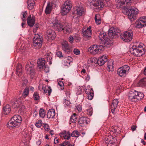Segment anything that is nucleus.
Wrapping results in <instances>:
<instances>
[{
	"label": "nucleus",
	"mask_w": 146,
	"mask_h": 146,
	"mask_svg": "<svg viewBox=\"0 0 146 146\" xmlns=\"http://www.w3.org/2000/svg\"><path fill=\"white\" fill-rule=\"evenodd\" d=\"M74 12L73 13V14L74 13L79 16H82L85 13V10L82 7L80 6H77L74 8Z\"/></svg>",
	"instance_id": "14"
},
{
	"label": "nucleus",
	"mask_w": 146,
	"mask_h": 146,
	"mask_svg": "<svg viewBox=\"0 0 146 146\" xmlns=\"http://www.w3.org/2000/svg\"><path fill=\"white\" fill-rule=\"evenodd\" d=\"M72 58L70 57H68L66 58L64 60V64L65 66H70L72 62Z\"/></svg>",
	"instance_id": "38"
},
{
	"label": "nucleus",
	"mask_w": 146,
	"mask_h": 146,
	"mask_svg": "<svg viewBox=\"0 0 146 146\" xmlns=\"http://www.w3.org/2000/svg\"><path fill=\"white\" fill-rule=\"evenodd\" d=\"M87 5L88 6L97 7L98 9H101L104 5L103 2L99 0H88Z\"/></svg>",
	"instance_id": "7"
},
{
	"label": "nucleus",
	"mask_w": 146,
	"mask_h": 146,
	"mask_svg": "<svg viewBox=\"0 0 146 146\" xmlns=\"http://www.w3.org/2000/svg\"><path fill=\"white\" fill-rule=\"evenodd\" d=\"M130 52L132 54L137 56H140L143 54L142 50L138 49L136 46H133L130 48Z\"/></svg>",
	"instance_id": "10"
},
{
	"label": "nucleus",
	"mask_w": 146,
	"mask_h": 146,
	"mask_svg": "<svg viewBox=\"0 0 146 146\" xmlns=\"http://www.w3.org/2000/svg\"><path fill=\"white\" fill-rule=\"evenodd\" d=\"M104 50V47L103 46L97 45H92L88 49L89 52L94 55L102 53Z\"/></svg>",
	"instance_id": "2"
},
{
	"label": "nucleus",
	"mask_w": 146,
	"mask_h": 146,
	"mask_svg": "<svg viewBox=\"0 0 146 146\" xmlns=\"http://www.w3.org/2000/svg\"><path fill=\"white\" fill-rule=\"evenodd\" d=\"M16 72L17 73H21L23 72L22 69L21 64H18L16 68Z\"/></svg>",
	"instance_id": "42"
},
{
	"label": "nucleus",
	"mask_w": 146,
	"mask_h": 146,
	"mask_svg": "<svg viewBox=\"0 0 146 146\" xmlns=\"http://www.w3.org/2000/svg\"><path fill=\"white\" fill-rule=\"evenodd\" d=\"M52 54L51 52L47 53L45 55V58L48 62L49 64L50 65L52 64Z\"/></svg>",
	"instance_id": "30"
},
{
	"label": "nucleus",
	"mask_w": 146,
	"mask_h": 146,
	"mask_svg": "<svg viewBox=\"0 0 146 146\" xmlns=\"http://www.w3.org/2000/svg\"><path fill=\"white\" fill-rule=\"evenodd\" d=\"M97 59L96 58H91L89 59L88 61V64H91L93 63H96L97 62Z\"/></svg>",
	"instance_id": "50"
},
{
	"label": "nucleus",
	"mask_w": 146,
	"mask_h": 146,
	"mask_svg": "<svg viewBox=\"0 0 146 146\" xmlns=\"http://www.w3.org/2000/svg\"><path fill=\"white\" fill-rule=\"evenodd\" d=\"M27 13L26 11L23 12L21 13V15L22 20L23 21H26V18L27 17Z\"/></svg>",
	"instance_id": "48"
},
{
	"label": "nucleus",
	"mask_w": 146,
	"mask_h": 146,
	"mask_svg": "<svg viewBox=\"0 0 146 146\" xmlns=\"http://www.w3.org/2000/svg\"><path fill=\"white\" fill-rule=\"evenodd\" d=\"M120 32V30L117 28L111 27L109 30L108 35L111 38H114L117 37V34Z\"/></svg>",
	"instance_id": "12"
},
{
	"label": "nucleus",
	"mask_w": 146,
	"mask_h": 146,
	"mask_svg": "<svg viewBox=\"0 0 146 146\" xmlns=\"http://www.w3.org/2000/svg\"><path fill=\"white\" fill-rule=\"evenodd\" d=\"M85 91L87 94L90 93L91 92H93V89L90 88V86H88L87 88L85 89Z\"/></svg>",
	"instance_id": "51"
},
{
	"label": "nucleus",
	"mask_w": 146,
	"mask_h": 146,
	"mask_svg": "<svg viewBox=\"0 0 146 146\" xmlns=\"http://www.w3.org/2000/svg\"><path fill=\"white\" fill-rule=\"evenodd\" d=\"M27 23L28 25L31 27H33L35 23V19L34 17H31L30 15L28 17L27 20Z\"/></svg>",
	"instance_id": "24"
},
{
	"label": "nucleus",
	"mask_w": 146,
	"mask_h": 146,
	"mask_svg": "<svg viewBox=\"0 0 146 146\" xmlns=\"http://www.w3.org/2000/svg\"><path fill=\"white\" fill-rule=\"evenodd\" d=\"M76 108L79 112H80L82 110V107L80 105H78L76 107Z\"/></svg>",
	"instance_id": "64"
},
{
	"label": "nucleus",
	"mask_w": 146,
	"mask_h": 146,
	"mask_svg": "<svg viewBox=\"0 0 146 146\" xmlns=\"http://www.w3.org/2000/svg\"><path fill=\"white\" fill-rule=\"evenodd\" d=\"M42 122L41 121H38L35 124L36 126L37 127H40L42 125Z\"/></svg>",
	"instance_id": "57"
},
{
	"label": "nucleus",
	"mask_w": 146,
	"mask_h": 146,
	"mask_svg": "<svg viewBox=\"0 0 146 146\" xmlns=\"http://www.w3.org/2000/svg\"><path fill=\"white\" fill-rule=\"evenodd\" d=\"M118 2V5L120 6V7L123 5L125 4L128 5V3H131L130 0H119Z\"/></svg>",
	"instance_id": "37"
},
{
	"label": "nucleus",
	"mask_w": 146,
	"mask_h": 146,
	"mask_svg": "<svg viewBox=\"0 0 146 146\" xmlns=\"http://www.w3.org/2000/svg\"><path fill=\"white\" fill-rule=\"evenodd\" d=\"M45 88L44 87H42L41 89L40 90L41 91L42 90H43V91L45 93H46L47 92H48V95L49 96L50 95L52 91V89L50 87H48V90H45Z\"/></svg>",
	"instance_id": "41"
},
{
	"label": "nucleus",
	"mask_w": 146,
	"mask_h": 146,
	"mask_svg": "<svg viewBox=\"0 0 146 146\" xmlns=\"http://www.w3.org/2000/svg\"><path fill=\"white\" fill-rule=\"evenodd\" d=\"M95 20L96 23L98 25L100 24L101 23L100 16L99 14H97L95 15Z\"/></svg>",
	"instance_id": "40"
},
{
	"label": "nucleus",
	"mask_w": 146,
	"mask_h": 146,
	"mask_svg": "<svg viewBox=\"0 0 146 146\" xmlns=\"http://www.w3.org/2000/svg\"><path fill=\"white\" fill-rule=\"evenodd\" d=\"M74 53L76 55H78L80 54V51L79 49H74L73 50Z\"/></svg>",
	"instance_id": "59"
},
{
	"label": "nucleus",
	"mask_w": 146,
	"mask_h": 146,
	"mask_svg": "<svg viewBox=\"0 0 146 146\" xmlns=\"http://www.w3.org/2000/svg\"><path fill=\"white\" fill-rule=\"evenodd\" d=\"M99 37L101 41H104V43L106 46L111 45L110 39L107 38L106 33L103 32H100L99 35Z\"/></svg>",
	"instance_id": "11"
},
{
	"label": "nucleus",
	"mask_w": 146,
	"mask_h": 146,
	"mask_svg": "<svg viewBox=\"0 0 146 146\" xmlns=\"http://www.w3.org/2000/svg\"><path fill=\"white\" fill-rule=\"evenodd\" d=\"M125 11V14L128 15L129 18L132 20L135 19V16L139 12L138 10L133 7H131L129 9H126Z\"/></svg>",
	"instance_id": "5"
},
{
	"label": "nucleus",
	"mask_w": 146,
	"mask_h": 146,
	"mask_svg": "<svg viewBox=\"0 0 146 146\" xmlns=\"http://www.w3.org/2000/svg\"><path fill=\"white\" fill-rule=\"evenodd\" d=\"M29 88L28 87H26L23 93V96L24 98L28 96L29 94Z\"/></svg>",
	"instance_id": "43"
},
{
	"label": "nucleus",
	"mask_w": 146,
	"mask_h": 146,
	"mask_svg": "<svg viewBox=\"0 0 146 146\" xmlns=\"http://www.w3.org/2000/svg\"><path fill=\"white\" fill-rule=\"evenodd\" d=\"M111 133H113L115 134L116 133L117 130L115 127H112L110 129Z\"/></svg>",
	"instance_id": "54"
},
{
	"label": "nucleus",
	"mask_w": 146,
	"mask_h": 146,
	"mask_svg": "<svg viewBox=\"0 0 146 146\" xmlns=\"http://www.w3.org/2000/svg\"><path fill=\"white\" fill-rule=\"evenodd\" d=\"M25 68L26 72H27L32 73L35 72L33 66H30L28 63L26 64Z\"/></svg>",
	"instance_id": "31"
},
{
	"label": "nucleus",
	"mask_w": 146,
	"mask_h": 146,
	"mask_svg": "<svg viewBox=\"0 0 146 146\" xmlns=\"http://www.w3.org/2000/svg\"><path fill=\"white\" fill-rule=\"evenodd\" d=\"M63 29V32L68 34L70 33L72 31L71 26L68 23H66L64 25Z\"/></svg>",
	"instance_id": "21"
},
{
	"label": "nucleus",
	"mask_w": 146,
	"mask_h": 146,
	"mask_svg": "<svg viewBox=\"0 0 146 146\" xmlns=\"http://www.w3.org/2000/svg\"><path fill=\"white\" fill-rule=\"evenodd\" d=\"M77 115L74 113L70 118V121L73 123H75L77 121Z\"/></svg>",
	"instance_id": "39"
},
{
	"label": "nucleus",
	"mask_w": 146,
	"mask_h": 146,
	"mask_svg": "<svg viewBox=\"0 0 146 146\" xmlns=\"http://www.w3.org/2000/svg\"><path fill=\"white\" fill-rule=\"evenodd\" d=\"M55 115V110L53 109H50L47 113V116L48 118H53Z\"/></svg>",
	"instance_id": "29"
},
{
	"label": "nucleus",
	"mask_w": 146,
	"mask_h": 146,
	"mask_svg": "<svg viewBox=\"0 0 146 146\" xmlns=\"http://www.w3.org/2000/svg\"><path fill=\"white\" fill-rule=\"evenodd\" d=\"M39 114L40 116L42 118H43L45 115V113L44 110L40 108L39 110Z\"/></svg>",
	"instance_id": "47"
},
{
	"label": "nucleus",
	"mask_w": 146,
	"mask_h": 146,
	"mask_svg": "<svg viewBox=\"0 0 146 146\" xmlns=\"http://www.w3.org/2000/svg\"><path fill=\"white\" fill-rule=\"evenodd\" d=\"M108 59L106 56L103 55L100 58L97 62L98 64L100 66L103 65L107 61Z\"/></svg>",
	"instance_id": "22"
},
{
	"label": "nucleus",
	"mask_w": 146,
	"mask_h": 146,
	"mask_svg": "<svg viewBox=\"0 0 146 146\" xmlns=\"http://www.w3.org/2000/svg\"><path fill=\"white\" fill-rule=\"evenodd\" d=\"M62 49L65 52L68 54L71 52V50L69 47L67 41H63L62 44Z\"/></svg>",
	"instance_id": "16"
},
{
	"label": "nucleus",
	"mask_w": 146,
	"mask_h": 146,
	"mask_svg": "<svg viewBox=\"0 0 146 146\" xmlns=\"http://www.w3.org/2000/svg\"><path fill=\"white\" fill-rule=\"evenodd\" d=\"M44 72L47 73L49 71V68L48 66H45L44 68Z\"/></svg>",
	"instance_id": "63"
},
{
	"label": "nucleus",
	"mask_w": 146,
	"mask_h": 146,
	"mask_svg": "<svg viewBox=\"0 0 146 146\" xmlns=\"http://www.w3.org/2000/svg\"><path fill=\"white\" fill-rule=\"evenodd\" d=\"M80 133L77 130L74 131L71 134V136L76 137H78L80 135Z\"/></svg>",
	"instance_id": "45"
},
{
	"label": "nucleus",
	"mask_w": 146,
	"mask_h": 146,
	"mask_svg": "<svg viewBox=\"0 0 146 146\" xmlns=\"http://www.w3.org/2000/svg\"><path fill=\"white\" fill-rule=\"evenodd\" d=\"M91 29V26H89L86 29H85L84 27L83 28L82 34L84 37L86 38L90 37L92 34Z\"/></svg>",
	"instance_id": "15"
},
{
	"label": "nucleus",
	"mask_w": 146,
	"mask_h": 146,
	"mask_svg": "<svg viewBox=\"0 0 146 146\" xmlns=\"http://www.w3.org/2000/svg\"><path fill=\"white\" fill-rule=\"evenodd\" d=\"M138 86L141 87L146 86V78H144L141 79L138 82Z\"/></svg>",
	"instance_id": "33"
},
{
	"label": "nucleus",
	"mask_w": 146,
	"mask_h": 146,
	"mask_svg": "<svg viewBox=\"0 0 146 146\" xmlns=\"http://www.w3.org/2000/svg\"><path fill=\"white\" fill-rule=\"evenodd\" d=\"M119 101L117 99H115L113 100L110 105V109L113 113H115V110L117 106Z\"/></svg>",
	"instance_id": "17"
},
{
	"label": "nucleus",
	"mask_w": 146,
	"mask_h": 146,
	"mask_svg": "<svg viewBox=\"0 0 146 146\" xmlns=\"http://www.w3.org/2000/svg\"><path fill=\"white\" fill-rule=\"evenodd\" d=\"M28 8L29 9H32L34 7L35 2L33 0H28L27 1Z\"/></svg>",
	"instance_id": "34"
},
{
	"label": "nucleus",
	"mask_w": 146,
	"mask_h": 146,
	"mask_svg": "<svg viewBox=\"0 0 146 146\" xmlns=\"http://www.w3.org/2000/svg\"><path fill=\"white\" fill-rule=\"evenodd\" d=\"M146 26V17L139 18L135 23V26L137 28H142Z\"/></svg>",
	"instance_id": "9"
},
{
	"label": "nucleus",
	"mask_w": 146,
	"mask_h": 146,
	"mask_svg": "<svg viewBox=\"0 0 146 146\" xmlns=\"http://www.w3.org/2000/svg\"><path fill=\"white\" fill-rule=\"evenodd\" d=\"M11 110L10 107L9 105H7L3 108V113L5 115L9 114Z\"/></svg>",
	"instance_id": "35"
},
{
	"label": "nucleus",
	"mask_w": 146,
	"mask_h": 146,
	"mask_svg": "<svg viewBox=\"0 0 146 146\" xmlns=\"http://www.w3.org/2000/svg\"><path fill=\"white\" fill-rule=\"evenodd\" d=\"M113 62L112 60H110L108 63L107 69L109 72H112L114 70Z\"/></svg>",
	"instance_id": "25"
},
{
	"label": "nucleus",
	"mask_w": 146,
	"mask_h": 146,
	"mask_svg": "<svg viewBox=\"0 0 146 146\" xmlns=\"http://www.w3.org/2000/svg\"><path fill=\"white\" fill-rule=\"evenodd\" d=\"M88 98L89 100H92L93 98L94 94L93 92H91L90 93L87 94Z\"/></svg>",
	"instance_id": "55"
},
{
	"label": "nucleus",
	"mask_w": 146,
	"mask_h": 146,
	"mask_svg": "<svg viewBox=\"0 0 146 146\" xmlns=\"http://www.w3.org/2000/svg\"><path fill=\"white\" fill-rule=\"evenodd\" d=\"M121 38L123 40L127 42L131 41L133 37V33L132 31H126L120 35Z\"/></svg>",
	"instance_id": "6"
},
{
	"label": "nucleus",
	"mask_w": 146,
	"mask_h": 146,
	"mask_svg": "<svg viewBox=\"0 0 146 146\" xmlns=\"http://www.w3.org/2000/svg\"><path fill=\"white\" fill-rule=\"evenodd\" d=\"M11 104L14 108H18L21 105V102L19 99H16L11 101Z\"/></svg>",
	"instance_id": "26"
},
{
	"label": "nucleus",
	"mask_w": 146,
	"mask_h": 146,
	"mask_svg": "<svg viewBox=\"0 0 146 146\" xmlns=\"http://www.w3.org/2000/svg\"><path fill=\"white\" fill-rule=\"evenodd\" d=\"M52 5L50 3L47 4L45 10V13L46 14H48L50 13L52 10Z\"/></svg>",
	"instance_id": "36"
},
{
	"label": "nucleus",
	"mask_w": 146,
	"mask_h": 146,
	"mask_svg": "<svg viewBox=\"0 0 146 146\" xmlns=\"http://www.w3.org/2000/svg\"><path fill=\"white\" fill-rule=\"evenodd\" d=\"M135 91L137 101L143 98L144 95L143 93L140 92H138L135 90Z\"/></svg>",
	"instance_id": "32"
},
{
	"label": "nucleus",
	"mask_w": 146,
	"mask_h": 146,
	"mask_svg": "<svg viewBox=\"0 0 146 146\" xmlns=\"http://www.w3.org/2000/svg\"><path fill=\"white\" fill-rule=\"evenodd\" d=\"M128 99L129 101L132 102H137L135 90L134 92L131 91L128 95Z\"/></svg>",
	"instance_id": "18"
},
{
	"label": "nucleus",
	"mask_w": 146,
	"mask_h": 146,
	"mask_svg": "<svg viewBox=\"0 0 146 146\" xmlns=\"http://www.w3.org/2000/svg\"><path fill=\"white\" fill-rule=\"evenodd\" d=\"M115 140L116 139L111 136H108L104 139L105 143L107 146H113L115 144Z\"/></svg>",
	"instance_id": "13"
},
{
	"label": "nucleus",
	"mask_w": 146,
	"mask_h": 146,
	"mask_svg": "<svg viewBox=\"0 0 146 146\" xmlns=\"http://www.w3.org/2000/svg\"><path fill=\"white\" fill-rule=\"evenodd\" d=\"M56 54L57 56L60 58L63 57V55H62V52L60 51H57L56 52Z\"/></svg>",
	"instance_id": "58"
},
{
	"label": "nucleus",
	"mask_w": 146,
	"mask_h": 146,
	"mask_svg": "<svg viewBox=\"0 0 146 146\" xmlns=\"http://www.w3.org/2000/svg\"><path fill=\"white\" fill-rule=\"evenodd\" d=\"M89 72V70L87 68H85L83 69L81 71V72L83 73H85L86 72Z\"/></svg>",
	"instance_id": "61"
},
{
	"label": "nucleus",
	"mask_w": 146,
	"mask_h": 146,
	"mask_svg": "<svg viewBox=\"0 0 146 146\" xmlns=\"http://www.w3.org/2000/svg\"><path fill=\"white\" fill-rule=\"evenodd\" d=\"M33 40V45L35 48L39 49L41 47L43 42V39L41 36L38 34H35Z\"/></svg>",
	"instance_id": "3"
},
{
	"label": "nucleus",
	"mask_w": 146,
	"mask_h": 146,
	"mask_svg": "<svg viewBox=\"0 0 146 146\" xmlns=\"http://www.w3.org/2000/svg\"><path fill=\"white\" fill-rule=\"evenodd\" d=\"M64 106L65 107L68 106L70 104V102L68 100L69 99H67V98L65 97L64 98Z\"/></svg>",
	"instance_id": "44"
},
{
	"label": "nucleus",
	"mask_w": 146,
	"mask_h": 146,
	"mask_svg": "<svg viewBox=\"0 0 146 146\" xmlns=\"http://www.w3.org/2000/svg\"><path fill=\"white\" fill-rule=\"evenodd\" d=\"M22 121L21 117L18 115H14L7 124V126L10 129L17 128L20 125Z\"/></svg>",
	"instance_id": "1"
},
{
	"label": "nucleus",
	"mask_w": 146,
	"mask_h": 146,
	"mask_svg": "<svg viewBox=\"0 0 146 146\" xmlns=\"http://www.w3.org/2000/svg\"><path fill=\"white\" fill-rule=\"evenodd\" d=\"M45 64V60L43 58H41L38 60L37 62L38 66L37 69H42Z\"/></svg>",
	"instance_id": "23"
},
{
	"label": "nucleus",
	"mask_w": 146,
	"mask_h": 146,
	"mask_svg": "<svg viewBox=\"0 0 146 146\" xmlns=\"http://www.w3.org/2000/svg\"><path fill=\"white\" fill-rule=\"evenodd\" d=\"M72 6V3L69 0L65 1L62 6L61 13L63 15H66L70 11Z\"/></svg>",
	"instance_id": "4"
},
{
	"label": "nucleus",
	"mask_w": 146,
	"mask_h": 146,
	"mask_svg": "<svg viewBox=\"0 0 146 146\" xmlns=\"http://www.w3.org/2000/svg\"><path fill=\"white\" fill-rule=\"evenodd\" d=\"M51 24L50 26L53 27L58 31H63L64 25L58 23L57 20L56 19H54L53 20H51L50 22Z\"/></svg>",
	"instance_id": "8"
},
{
	"label": "nucleus",
	"mask_w": 146,
	"mask_h": 146,
	"mask_svg": "<svg viewBox=\"0 0 146 146\" xmlns=\"http://www.w3.org/2000/svg\"><path fill=\"white\" fill-rule=\"evenodd\" d=\"M86 112L87 115L91 116L93 113L92 108L91 106H89L86 110Z\"/></svg>",
	"instance_id": "46"
},
{
	"label": "nucleus",
	"mask_w": 146,
	"mask_h": 146,
	"mask_svg": "<svg viewBox=\"0 0 146 146\" xmlns=\"http://www.w3.org/2000/svg\"><path fill=\"white\" fill-rule=\"evenodd\" d=\"M62 146H73L70 143L67 141H65L60 144Z\"/></svg>",
	"instance_id": "53"
},
{
	"label": "nucleus",
	"mask_w": 146,
	"mask_h": 146,
	"mask_svg": "<svg viewBox=\"0 0 146 146\" xmlns=\"http://www.w3.org/2000/svg\"><path fill=\"white\" fill-rule=\"evenodd\" d=\"M28 82V80L27 79H25L23 80L22 86H26V84Z\"/></svg>",
	"instance_id": "62"
},
{
	"label": "nucleus",
	"mask_w": 146,
	"mask_h": 146,
	"mask_svg": "<svg viewBox=\"0 0 146 146\" xmlns=\"http://www.w3.org/2000/svg\"><path fill=\"white\" fill-rule=\"evenodd\" d=\"M65 94L66 96L67 99H69L70 97V91L69 90H67L65 91Z\"/></svg>",
	"instance_id": "56"
},
{
	"label": "nucleus",
	"mask_w": 146,
	"mask_h": 146,
	"mask_svg": "<svg viewBox=\"0 0 146 146\" xmlns=\"http://www.w3.org/2000/svg\"><path fill=\"white\" fill-rule=\"evenodd\" d=\"M89 120L88 118L85 117H80L78 121V123L80 124H86L88 123V121Z\"/></svg>",
	"instance_id": "28"
},
{
	"label": "nucleus",
	"mask_w": 146,
	"mask_h": 146,
	"mask_svg": "<svg viewBox=\"0 0 146 146\" xmlns=\"http://www.w3.org/2000/svg\"><path fill=\"white\" fill-rule=\"evenodd\" d=\"M129 67L127 65H125L119 68L117 70V73H126L129 72Z\"/></svg>",
	"instance_id": "19"
},
{
	"label": "nucleus",
	"mask_w": 146,
	"mask_h": 146,
	"mask_svg": "<svg viewBox=\"0 0 146 146\" xmlns=\"http://www.w3.org/2000/svg\"><path fill=\"white\" fill-rule=\"evenodd\" d=\"M68 41L70 43L72 44L73 42L74 38L72 35H70L68 38Z\"/></svg>",
	"instance_id": "60"
},
{
	"label": "nucleus",
	"mask_w": 146,
	"mask_h": 146,
	"mask_svg": "<svg viewBox=\"0 0 146 146\" xmlns=\"http://www.w3.org/2000/svg\"><path fill=\"white\" fill-rule=\"evenodd\" d=\"M64 83L63 82L60 81L58 82V87L60 88V90H62L64 89Z\"/></svg>",
	"instance_id": "49"
},
{
	"label": "nucleus",
	"mask_w": 146,
	"mask_h": 146,
	"mask_svg": "<svg viewBox=\"0 0 146 146\" xmlns=\"http://www.w3.org/2000/svg\"><path fill=\"white\" fill-rule=\"evenodd\" d=\"M60 136L63 137L64 139L67 140H68L71 136V134L69 132H66L65 131L60 133Z\"/></svg>",
	"instance_id": "27"
},
{
	"label": "nucleus",
	"mask_w": 146,
	"mask_h": 146,
	"mask_svg": "<svg viewBox=\"0 0 146 146\" xmlns=\"http://www.w3.org/2000/svg\"><path fill=\"white\" fill-rule=\"evenodd\" d=\"M46 35L48 38L50 39H54L56 37L55 32L51 29H48L47 30Z\"/></svg>",
	"instance_id": "20"
},
{
	"label": "nucleus",
	"mask_w": 146,
	"mask_h": 146,
	"mask_svg": "<svg viewBox=\"0 0 146 146\" xmlns=\"http://www.w3.org/2000/svg\"><path fill=\"white\" fill-rule=\"evenodd\" d=\"M33 98L35 100H38L40 99L39 94L36 92H35L34 94Z\"/></svg>",
	"instance_id": "52"
}]
</instances>
